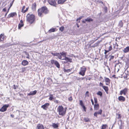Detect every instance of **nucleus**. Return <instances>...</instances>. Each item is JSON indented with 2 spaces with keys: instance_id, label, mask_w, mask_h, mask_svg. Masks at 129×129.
<instances>
[{
  "instance_id": "26",
  "label": "nucleus",
  "mask_w": 129,
  "mask_h": 129,
  "mask_svg": "<svg viewBox=\"0 0 129 129\" xmlns=\"http://www.w3.org/2000/svg\"><path fill=\"white\" fill-rule=\"evenodd\" d=\"M123 52L124 53H126L129 51V46H128L124 49L123 50Z\"/></svg>"
},
{
  "instance_id": "18",
  "label": "nucleus",
  "mask_w": 129,
  "mask_h": 129,
  "mask_svg": "<svg viewBox=\"0 0 129 129\" xmlns=\"http://www.w3.org/2000/svg\"><path fill=\"white\" fill-rule=\"evenodd\" d=\"M28 62L26 60H23L21 62V64L23 66H26L28 65Z\"/></svg>"
},
{
  "instance_id": "37",
  "label": "nucleus",
  "mask_w": 129,
  "mask_h": 129,
  "mask_svg": "<svg viewBox=\"0 0 129 129\" xmlns=\"http://www.w3.org/2000/svg\"><path fill=\"white\" fill-rule=\"evenodd\" d=\"M97 94L98 95L100 96H102L103 95L102 92L100 91H99L97 92Z\"/></svg>"
},
{
  "instance_id": "16",
  "label": "nucleus",
  "mask_w": 129,
  "mask_h": 129,
  "mask_svg": "<svg viewBox=\"0 0 129 129\" xmlns=\"http://www.w3.org/2000/svg\"><path fill=\"white\" fill-rule=\"evenodd\" d=\"M64 57L65 58H63L62 59V60H65L67 62H71L72 61V59L70 58H69V57H66V56H64Z\"/></svg>"
},
{
  "instance_id": "12",
  "label": "nucleus",
  "mask_w": 129,
  "mask_h": 129,
  "mask_svg": "<svg viewBox=\"0 0 129 129\" xmlns=\"http://www.w3.org/2000/svg\"><path fill=\"white\" fill-rule=\"evenodd\" d=\"M50 104L49 103H46L43 105L41 107L44 110H46L48 108V107L49 105Z\"/></svg>"
},
{
  "instance_id": "35",
  "label": "nucleus",
  "mask_w": 129,
  "mask_h": 129,
  "mask_svg": "<svg viewBox=\"0 0 129 129\" xmlns=\"http://www.w3.org/2000/svg\"><path fill=\"white\" fill-rule=\"evenodd\" d=\"M99 42H97L95 43L94 45L92 46V47H96L99 45Z\"/></svg>"
},
{
  "instance_id": "6",
  "label": "nucleus",
  "mask_w": 129,
  "mask_h": 129,
  "mask_svg": "<svg viewBox=\"0 0 129 129\" xmlns=\"http://www.w3.org/2000/svg\"><path fill=\"white\" fill-rule=\"evenodd\" d=\"M9 106V104H5L0 109V111L1 112H4L7 110V109Z\"/></svg>"
},
{
  "instance_id": "63",
  "label": "nucleus",
  "mask_w": 129,
  "mask_h": 129,
  "mask_svg": "<svg viewBox=\"0 0 129 129\" xmlns=\"http://www.w3.org/2000/svg\"><path fill=\"white\" fill-rule=\"evenodd\" d=\"M90 110H92V108H90Z\"/></svg>"
},
{
  "instance_id": "47",
  "label": "nucleus",
  "mask_w": 129,
  "mask_h": 129,
  "mask_svg": "<svg viewBox=\"0 0 129 129\" xmlns=\"http://www.w3.org/2000/svg\"><path fill=\"white\" fill-rule=\"evenodd\" d=\"M73 100V99L72 96H70L68 98V100L70 101H72Z\"/></svg>"
},
{
  "instance_id": "57",
  "label": "nucleus",
  "mask_w": 129,
  "mask_h": 129,
  "mask_svg": "<svg viewBox=\"0 0 129 129\" xmlns=\"http://www.w3.org/2000/svg\"><path fill=\"white\" fill-rule=\"evenodd\" d=\"M116 46L114 44H113V48L114 49H116Z\"/></svg>"
},
{
  "instance_id": "30",
  "label": "nucleus",
  "mask_w": 129,
  "mask_h": 129,
  "mask_svg": "<svg viewBox=\"0 0 129 129\" xmlns=\"http://www.w3.org/2000/svg\"><path fill=\"white\" fill-rule=\"evenodd\" d=\"M24 53H25V55L27 56L26 58L28 59H30V55L26 51H24Z\"/></svg>"
},
{
  "instance_id": "23",
  "label": "nucleus",
  "mask_w": 129,
  "mask_h": 129,
  "mask_svg": "<svg viewBox=\"0 0 129 129\" xmlns=\"http://www.w3.org/2000/svg\"><path fill=\"white\" fill-rule=\"evenodd\" d=\"M37 4L35 3L33 4L31 7V9L33 10H35L36 8Z\"/></svg>"
},
{
  "instance_id": "19",
  "label": "nucleus",
  "mask_w": 129,
  "mask_h": 129,
  "mask_svg": "<svg viewBox=\"0 0 129 129\" xmlns=\"http://www.w3.org/2000/svg\"><path fill=\"white\" fill-rule=\"evenodd\" d=\"M17 14L16 12L11 13L8 15V17L9 18L12 17L14 16H17Z\"/></svg>"
},
{
  "instance_id": "42",
  "label": "nucleus",
  "mask_w": 129,
  "mask_h": 129,
  "mask_svg": "<svg viewBox=\"0 0 129 129\" xmlns=\"http://www.w3.org/2000/svg\"><path fill=\"white\" fill-rule=\"evenodd\" d=\"M18 87V85H13V88L14 89H16Z\"/></svg>"
},
{
  "instance_id": "25",
  "label": "nucleus",
  "mask_w": 129,
  "mask_h": 129,
  "mask_svg": "<svg viewBox=\"0 0 129 129\" xmlns=\"http://www.w3.org/2000/svg\"><path fill=\"white\" fill-rule=\"evenodd\" d=\"M99 104H94V109L95 110H97L99 108Z\"/></svg>"
},
{
  "instance_id": "4",
  "label": "nucleus",
  "mask_w": 129,
  "mask_h": 129,
  "mask_svg": "<svg viewBox=\"0 0 129 129\" xmlns=\"http://www.w3.org/2000/svg\"><path fill=\"white\" fill-rule=\"evenodd\" d=\"M51 54L54 56H56L59 59H61L62 58V56H66L67 52H62L61 53H53L52 52Z\"/></svg>"
},
{
  "instance_id": "49",
  "label": "nucleus",
  "mask_w": 129,
  "mask_h": 129,
  "mask_svg": "<svg viewBox=\"0 0 129 129\" xmlns=\"http://www.w3.org/2000/svg\"><path fill=\"white\" fill-rule=\"evenodd\" d=\"M99 85L100 86H101L103 88V86H104L103 84L101 82H100V83Z\"/></svg>"
},
{
  "instance_id": "1",
  "label": "nucleus",
  "mask_w": 129,
  "mask_h": 129,
  "mask_svg": "<svg viewBox=\"0 0 129 129\" xmlns=\"http://www.w3.org/2000/svg\"><path fill=\"white\" fill-rule=\"evenodd\" d=\"M38 15L40 17H42L43 16V13L46 14L49 13V11L47 8L44 6L39 9L37 11Z\"/></svg>"
},
{
  "instance_id": "56",
  "label": "nucleus",
  "mask_w": 129,
  "mask_h": 129,
  "mask_svg": "<svg viewBox=\"0 0 129 129\" xmlns=\"http://www.w3.org/2000/svg\"><path fill=\"white\" fill-rule=\"evenodd\" d=\"M10 116L12 118H13L14 117V115L13 114H11L10 115Z\"/></svg>"
},
{
  "instance_id": "20",
  "label": "nucleus",
  "mask_w": 129,
  "mask_h": 129,
  "mask_svg": "<svg viewBox=\"0 0 129 129\" xmlns=\"http://www.w3.org/2000/svg\"><path fill=\"white\" fill-rule=\"evenodd\" d=\"M37 91L36 90H35L33 91L30 92L29 93L27 94L28 95H34L36 94Z\"/></svg>"
},
{
  "instance_id": "59",
  "label": "nucleus",
  "mask_w": 129,
  "mask_h": 129,
  "mask_svg": "<svg viewBox=\"0 0 129 129\" xmlns=\"http://www.w3.org/2000/svg\"><path fill=\"white\" fill-rule=\"evenodd\" d=\"M124 77L125 78H127V76H124Z\"/></svg>"
},
{
  "instance_id": "52",
  "label": "nucleus",
  "mask_w": 129,
  "mask_h": 129,
  "mask_svg": "<svg viewBox=\"0 0 129 129\" xmlns=\"http://www.w3.org/2000/svg\"><path fill=\"white\" fill-rule=\"evenodd\" d=\"M110 59H113L114 58V56H113L111 55L110 56Z\"/></svg>"
},
{
  "instance_id": "13",
  "label": "nucleus",
  "mask_w": 129,
  "mask_h": 129,
  "mask_svg": "<svg viewBox=\"0 0 129 129\" xmlns=\"http://www.w3.org/2000/svg\"><path fill=\"white\" fill-rule=\"evenodd\" d=\"M24 25L23 21L22 20H21L18 25V29H21V27H23Z\"/></svg>"
},
{
  "instance_id": "7",
  "label": "nucleus",
  "mask_w": 129,
  "mask_h": 129,
  "mask_svg": "<svg viewBox=\"0 0 129 129\" xmlns=\"http://www.w3.org/2000/svg\"><path fill=\"white\" fill-rule=\"evenodd\" d=\"M128 90V89L127 88H124L120 91V95H121L123 94L124 95H126L127 93Z\"/></svg>"
},
{
  "instance_id": "48",
  "label": "nucleus",
  "mask_w": 129,
  "mask_h": 129,
  "mask_svg": "<svg viewBox=\"0 0 129 129\" xmlns=\"http://www.w3.org/2000/svg\"><path fill=\"white\" fill-rule=\"evenodd\" d=\"M115 45L116 47V49H117L118 48V45L117 44V43L116 42L115 44H114Z\"/></svg>"
},
{
  "instance_id": "40",
  "label": "nucleus",
  "mask_w": 129,
  "mask_h": 129,
  "mask_svg": "<svg viewBox=\"0 0 129 129\" xmlns=\"http://www.w3.org/2000/svg\"><path fill=\"white\" fill-rule=\"evenodd\" d=\"M84 120L85 122H88L90 121L89 119L87 117H85Z\"/></svg>"
},
{
  "instance_id": "28",
  "label": "nucleus",
  "mask_w": 129,
  "mask_h": 129,
  "mask_svg": "<svg viewBox=\"0 0 129 129\" xmlns=\"http://www.w3.org/2000/svg\"><path fill=\"white\" fill-rule=\"evenodd\" d=\"M58 124H59L58 123H53L52 124V126L54 128H57L58 126Z\"/></svg>"
},
{
  "instance_id": "21",
  "label": "nucleus",
  "mask_w": 129,
  "mask_h": 129,
  "mask_svg": "<svg viewBox=\"0 0 129 129\" xmlns=\"http://www.w3.org/2000/svg\"><path fill=\"white\" fill-rule=\"evenodd\" d=\"M105 81L107 83H106V84L108 85L110 83V79L108 78L105 77Z\"/></svg>"
},
{
  "instance_id": "34",
  "label": "nucleus",
  "mask_w": 129,
  "mask_h": 129,
  "mask_svg": "<svg viewBox=\"0 0 129 129\" xmlns=\"http://www.w3.org/2000/svg\"><path fill=\"white\" fill-rule=\"evenodd\" d=\"M72 68L70 69H69L68 70H66L65 69H64V72H65L68 73L70 72H71L72 70Z\"/></svg>"
},
{
  "instance_id": "60",
  "label": "nucleus",
  "mask_w": 129,
  "mask_h": 129,
  "mask_svg": "<svg viewBox=\"0 0 129 129\" xmlns=\"http://www.w3.org/2000/svg\"><path fill=\"white\" fill-rule=\"evenodd\" d=\"M77 26L78 27H79V26L78 25V24H77Z\"/></svg>"
},
{
  "instance_id": "5",
  "label": "nucleus",
  "mask_w": 129,
  "mask_h": 129,
  "mask_svg": "<svg viewBox=\"0 0 129 129\" xmlns=\"http://www.w3.org/2000/svg\"><path fill=\"white\" fill-rule=\"evenodd\" d=\"M86 70V68L85 66H83L80 68V71L79 74L82 76H84Z\"/></svg>"
},
{
  "instance_id": "11",
  "label": "nucleus",
  "mask_w": 129,
  "mask_h": 129,
  "mask_svg": "<svg viewBox=\"0 0 129 129\" xmlns=\"http://www.w3.org/2000/svg\"><path fill=\"white\" fill-rule=\"evenodd\" d=\"M36 129H44V127L42 124L39 123L37 125Z\"/></svg>"
},
{
  "instance_id": "15",
  "label": "nucleus",
  "mask_w": 129,
  "mask_h": 129,
  "mask_svg": "<svg viewBox=\"0 0 129 129\" xmlns=\"http://www.w3.org/2000/svg\"><path fill=\"white\" fill-rule=\"evenodd\" d=\"M25 8V6H24L22 7V8L21 10V12L23 13H24L27 11L29 8V7H28L26 8L25 10H24V9Z\"/></svg>"
},
{
  "instance_id": "41",
  "label": "nucleus",
  "mask_w": 129,
  "mask_h": 129,
  "mask_svg": "<svg viewBox=\"0 0 129 129\" xmlns=\"http://www.w3.org/2000/svg\"><path fill=\"white\" fill-rule=\"evenodd\" d=\"M83 16H81L79 17L78 19H77L76 20L77 21H78V20H79L78 21H79V22H80V20H81L82 18H83Z\"/></svg>"
},
{
  "instance_id": "43",
  "label": "nucleus",
  "mask_w": 129,
  "mask_h": 129,
  "mask_svg": "<svg viewBox=\"0 0 129 129\" xmlns=\"http://www.w3.org/2000/svg\"><path fill=\"white\" fill-rule=\"evenodd\" d=\"M26 68H22V72H23L26 70Z\"/></svg>"
},
{
  "instance_id": "9",
  "label": "nucleus",
  "mask_w": 129,
  "mask_h": 129,
  "mask_svg": "<svg viewBox=\"0 0 129 129\" xmlns=\"http://www.w3.org/2000/svg\"><path fill=\"white\" fill-rule=\"evenodd\" d=\"M56 0H48V2L49 4L53 6L56 7L57 4Z\"/></svg>"
},
{
  "instance_id": "17",
  "label": "nucleus",
  "mask_w": 129,
  "mask_h": 129,
  "mask_svg": "<svg viewBox=\"0 0 129 129\" xmlns=\"http://www.w3.org/2000/svg\"><path fill=\"white\" fill-rule=\"evenodd\" d=\"M119 101H121L124 102L125 101V97L122 96H119L118 98Z\"/></svg>"
},
{
  "instance_id": "31",
  "label": "nucleus",
  "mask_w": 129,
  "mask_h": 129,
  "mask_svg": "<svg viewBox=\"0 0 129 129\" xmlns=\"http://www.w3.org/2000/svg\"><path fill=\"white\" fill-rule=\"evenodd\" d=\"M119 26H120V27H122L123 26V23L122 22V20H120L119 23L118 24Z\"/></svg>"
},
{
  "instance_id": "62",
  "label": "nucleus",
  "mask_w": 129,
  "mask_h": 129,
  "mask_svg": "<svg viewBox=\"0 0 129 129\" xmlns=\"http://www.w3.org/2000/svg\"><path fill=\"white\" fill-rule=\"evenodd\" d=\"M8 13L7 12V13L5 15V16H6L7 15V14Z\"/></svg>"
},
{
  "instance_id": "10",
  "label": "nucleus",
  "mask_w": 129,
  "mask_h": 129,
  "mask_svg": "<svg viewBox=\"0 0 129 129\" xmlns=\"http://www.w3.org/2000/svg\"><path fill=\"white\" fill-rule=\"evenodd\" d=\"M79 104L83 109L84 110L85 112L86 111V108L84 106L82 101V100L79 101Z\"/></svg>"
},
{
  "instance_id": "2",
  "label": "nucleus",
  "mask_w": 129,
  "mask_h": 129,
  "mask_svg": "<svg viewBox=\"0 0 129 129\" xmlns=\"http://www.w3.org/2000/svg\"><path fill=\"white\" fill-rule=\"evenodd\" d=\"M26 21L30 24L34 23L36 21L35 15L33 14H28L26 16Z\"/></svg>"
},
{
  "instance_id": "27",
  "label": "nucleus",
  "mask_w": 129,
  "mask_h": 129,
  "mask_svg": "<svg viewBox=\"0 0 129 129\" xmlns=\"http://www.w3.org/2000/svg\"><path fill=\"white\" fill-rule=\"evenodd\" d=\"M103 88L107 94L108 93V91L109 90V88L108 86H103Z\"/></svg>"
},
{
  "instance_id": "61",
  "label": "nucleus",
  "mask_w": 129,
  "mask_h": 129,
  "mask_svg": "<svg viewBox=\"0 0 129 129\" xmlns=\"http://www.w3.org/2000/svg\"><path fill=\"white\" fill-rule=\"evenodd\" d=\"M64 63H67L68 62H67L66 61H64Z\"/></svg>"
},
{
  "instance_id": "8",
  "label": "nucleus",
  "mask_w": 129,
  "mask_h": 129,
  "mask_svg": "<svg viewBox=\"0 0 129 129\" xmlns=\"http://www.w3.org/2000/svg\"><path fill=\"white\" fill-rule=\"evenodd\" d=\"M51 63L52 64H54L58 68L60 67V65L59 63L56 61L54 60L53 59L51 60Z\"/></svg>"
},
{
  "instance_id": "36",
  "label": "nucleus",
  "mask_w": 129,
  "mask_h": 129,
  "mask_svg": "<svg viewBox=\"0 0 129 129\" xmlns=\"http://www.w3.org/2000/svg\"><path fill=\"white\" fill-rule=\"evenodd\" d=\"M64 27L63 26H62L59 28V30L61 32H62L64 30Z\"/></svg>"
},
{
  "instance_id": "51",
  "label": "nucleus",
  "mask_w": 129,
  "mask_h": 129,
  "mask_svg": "<svg viewBox=\"0 0 129 129\" xmlns=\"http://www.w3.org/2000/svg\"><path fill=\"white\" fill-rule=\"evenodd\" d=\"M105 52H104V54H106L107 53L109 52V51L108 50H105Z\"/></svg>"
},
{
  "instance_id": "55",
  "label": "nucleus",
  "mask_w": 129,
  "mask_h": 129,
  "mask_svg": "<svg viewBox=\"0 0 129 129\" xmlns=\"http://www.w3.org/2000/svg\"><path fill=\"white\" fill-rule=\"evenodd\" d=\"M11 7V6H10V7L8 8V10L7 12L8 13L9 12V10H10V8Z\"/></svg>"
},
{
  "instance_id": "58",
  "label": "nucleus",
  "mask_w": 129,
  "mask_h": 129,
  "mask_svg": "<svg viewBox=\"0 0 129 129\" xmlns=\"http://www.w3.org/2000/svg\"><path fill=\"white\" fill-rule=\"evenodd\" d=\"M112 77L114 78H116V77H115V75H114L112 76Z\"/></svg>"
},
{
  "instance_id": "32",
  "label": "nucleus",
  "mask_w": 129,
  "mask_h": 129,
  "mask_svg": "<svg viewBox=\"0 0 129 129\" xmlns=\"http://www.w3.org/2000/svg\"><path fill=\"white\" fill-rule=\"evenodd\" d=\"M56 28H52L50 29L49 30V33H51L53 32H54L55 31Z\"/></svg>"
},
{
  "instance_id": "14",
  "label": "nucleus",
  "mask_w": 129,
  "mask_h": 129,
  "mask_svg": "<svg viewBox=\"0 0 129 129\" xmlns=\"http://www.w3.org/2000/svg\"><path fill=\"white\" fill-rule=\"evenodd\" d=\"M102 110L101 109L98 112H95L94 114V115L97 118L98 117V114L101 115L102 114Z\"/></svg>"
},
{
  "instance_id": "45",
  "label": "nucleus",
  "mask_w": 129,
  "mask_h": 129,
  "mask_svg": "<svg viewBox=\"0 0 129 129\" xmlns=\"http://www.w3.org/2000/svg\"><path fill=\"white\" fill-rule=\"evenodd\" d=\"M112 46H109V49L108 50L109 51H110L112 50Z\"/></svg>"
},
{
  "instance_id": "29",
  "label": "nucleus",
  "mask_w": 129,
  "mask_h": 129,
  "mask_svg": "<svg viewBox=\"0 0 129 129\" xmlns=\"http://www.w3.org/2000/svg\"><path fill=\"white\" fill-rule=\"evenodd\" d=\"M108 127V126L107 124H103L102 126L101 129H105Z\"/></svg>"
},
{
  "instance_id": "46",
  "label": "nucleus",
  "mask_w": 129,
  "mask_h": 129,
  "mask_svg": "<svg viewBox=\"0 0 129 129\" xmlns=\"http://www.w3.org/2000/svg\"><path fill=\"white\" fill-rule=\"evenodd\" d=\"M85 95L86 96H87V97H89V92L88 91H87L85 93Z\"/></svg>"
},
{
  "instance_id": "38",
  "label": "nucleus",
  "mask_w": 129,
  "mask_h": 129,
  "mask_svg": "<svg viewBox=\"0 0 129 129\" xmlns=\"http://www.w3.org/2000/svg\"><path fill=\"white\" fill-rule=\"evenodd\" d=\"M53 98V95L52 94H51L50 95V96L49 98V99L50 101H52V100Z\"/></svg>"
},
{
  "instance_id": "44",
  "label": "nucleus",
  "mask_w": 129,
  "mask_h": 129,
  "mask_svg": "<svg viewBox=\"0 0 129 129\" xmlns=\"http://www.w3.org/2000/svg\"><path fill=\"white\" fill-rule=\"evenodd\" d=\"M118 117H117V118L118 119H121V115L120 114H118Z\"/></svg>"
},
{
  "instance_id": "3",
  "label": "nucleus",
  "mask_w": 129,
  "mask_h": 129,
  "mask_svg": "<svg viewBox=\"0 0 129 129\" xmlns=\"http://www.w3.org/2000/svg\"><path fill=\"white\" fill-rule=\"evenodd\" d=\"M57 112L58 113L59 115L63 116L66 114V109H64L62 106L60 105L58 106L57 108Z\"/></svg>"
},
{
  "instance_id": "64",
  "label": "nucleus",
  "mask_w": 129,
  "mask_h": 129,
  "mask_svg": "<svg viewBox=\"0 0 129 129\" xmlns=\"http://www.w3.org/2000/svg\"><path fill=\"white\" fill-rule=\"evenodd\" d=\"M56 102L57 103H58V101L56 100Z\"/></svg>"
},
{
  "instance_id": "50",
  "label": "nucleus",
  "mask_w": 129,
  "mask_h": 129,
  "mask_svg": "<svg viewBox=\"0 0 129 129\" xmlns=\"http://www.w3.org/2000/svg\"><path fill=\"white\" fill-rule=\"evenodd\" d=\"M91 101L92 103V105H94V102L93 100L92 99H91Z\"/></svg>"
},
{
  "instance_id": "22",
  "label": "nucleus",
  "mask_w": 129,
  "mask_h": 129,
  "mask_svg": "<svg viewBox=\"0 0 129 129\" xmlns=\"http://www.w3.org/2000/svg\"><path fill=\"white\" fill-rule=\"evenodd\" d=\"M6 37L4 36V35L3 34H1L0 35V39L1 41H2L4 39H6Z\"/></svg>"
},
{
  "instance_id": "24",
  "label": "nucleus",
  "mask_w": 129,
  "mask_h": 129,
  "mask_svg": "<svg viewBox=\"0 0 129 129\" xmlns=\"http://www.w3.org/2000/svg\"><path fill=\"white\" fill-rule=\"evenodd\" d=\"M67 0H58L57 2L58 4H62Z\"/></svg>"
},
{
  "instance_id": "54",
  "label": "nucleus",
  "mask_w": 129,
  "mask_h": 129,
  "mask_svg": "<svg viewBox=\"0 0 129 129\" xmlns=\"http://www.w3.org/2000/svg\"><path fill=\"white\" fill-rule=\"evenodd\" d=\"M3 11L4 12H6V8H4L3 10Z\"/></svg>"
},
{
  "instance_id": "33",
  "label": "nucleus",
  "mask_w": 129,
  "mask_h": 129,
  "mask_svg": "<svg viewBox=\"0 0 129 129\" xmlns=\"http://www.w3.org/2000/svg\"><path fill=\"white\" fill-rule=\"evenodd\" d=\"M86 21L88 22H90V21H93V19L90 18L88 17L86 19Z\"/></svg>"
},
{
  "instance_id": "53",
  "label": "nucleus",
  "mask_w": 129,
  "mask_h": 129,
  "mask_svg": "<svg viewBox=\"0 0 129 129\" xmlns=\"http://www.w3.org/2000/svg\"><path fill=\"white\" fill-rule=\"evenodd\" d=\"M86 19H85L84 20H83L82 21V23H86Z\"/></svg>"
},
{
  "instance_id": "39",
  "label": "nucleus",
  "mask_w": 129,
  "mask_h": 129,
  "mask_svg": "<svg viewBox=\"0 0 129 129\" xmlns=\"http://www.w3.org/2000/svg\"><path fill=\"white\" fill-rule=\"evenodd\" d=\"M94 101L95 104H98V101L97 99L95 98L94 97Z\"/></svg>"
}]
</instances>
